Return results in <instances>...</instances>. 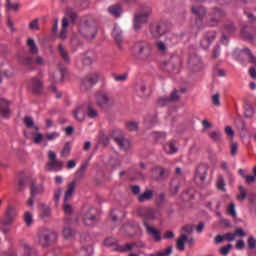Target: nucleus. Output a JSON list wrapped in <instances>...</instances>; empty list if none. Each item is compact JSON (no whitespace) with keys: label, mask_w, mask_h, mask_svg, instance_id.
<instances>
[{"label":"nucleus","mask_w":256,"mask_h":256,"mask_svg":"<svg viewBox=\"0 0 256 256\" xmlns=\"http://www.w3.org/2000/svg\"><path fill=\"white\" fill-rule=\"evenodd\" d=\"M136 92L139 97H145V91H147V88L145 87V84L140 83L136 86Z\"/></svg>","instance_id":"nucleus-45"},{"label":"nucleus","mask_w":256,"mask_h":256,"mask_svg":"<svg viewBox=\"0 0 256 256\" xmlns=\"http://www.w3.org/2000/svg\"><path fill=\"white\" fill-rule=\"evenodd\" d=\"M237 199H247V190L243 186L239 187V195Z\"/></svg>","instance_id":"nucleus-60"},{"label":"nucleus","mask_w":256,"mask_h":256,"mask_svg":"<svg viewBox=\"0 0 256 256\" xmlns=\"http://www.w3.org/2000/svg\"><path fill=\"white\" fill-rule=\"evenodd\" d=\"M110 15H113L116 18L121 17V6L120 5H112L108 8Z\"/></svg>","instance_id":"nucleus-36"},{"label":"nucleus","mask_w":256,"mask_h":256,"mask_svg":"<svg viewBox=\"0 0 256 256\" xmlns=\"http://www.w3.org/2000/svg\"><path fill=\"white\" fill-rule=\"evenodd\" d=\"M215 39H217V33L215 31L206 32L200 41V47H202V49H209Z\"/></svg>","instance_id":"nucleus-16"},{"label":"nucleus","mask_w":256,"mask_h":256,"mask_svg":"<svg viewBox=\"0 0 256 256\" xmlns=\"http://www.w3.org/2000/svg\"><path fill=\"white\" fill-rule=\"evenodd\" d=\"M66 15L69 17V19H71V21H73V23H75V21H77V14L75 12H73V9L68 8Z\"/></svg>","instance_id":"nucleus-59"},{"label":"nucleus","mask_w":256,"mask_h":256,"mask_svg":"<svg viewBox=\"0 0 256 256\" xmlns=\"http://www.w3.org/2000/svg\"><path fill=\"white\" fill-rule=\"evenodd\" d=\"M24 123H25L26 127H28L29 129H31V127H34V129H37V127H35V122L29 116H26L24 118Z\"/></svg>","instance_id":"nucleus-56"},{"label":"nucleus","mask_w":256,"mask_h":256,"mask_svg":"<svg viewBox=\"0 0 256 256\" xmlns=\"http://www.w3.org/2000/svg\"><path fill=\"white\" fill-rule=\"evenodd\" d=\"M132 54L140 61H149L153 57V45L145 40H138L131 48Z\"/></svg>","instance_id":"nucleus-3"},{"label":"nucleus","mask_w":256,"mask_h":256,"mask_svg":"<svg viewBox=\"0 0 256 256\" xmlns=\"http://www.w3.org/2000/svg\"><path fill=\"white\" fill-rule=\"evenodd\" d=\"M28 87L33 93H41L43 81L39 77H33L28 81Z\"/></svg>","instance_id":"nucleus-17"},{"label":"nucleus","mask_w":256,"mask_h":256,"mask_svg":"<svg viewBox=\"0 0 256 256\" xmlns=\"http://www.w3.org/2000/svg\"><path fill=\"white\" fill-rule=\"evenodd\" d=\"M153 195H155V193L153 192V190L146 188L143 193H141L138 196V202L139 203H147V201H151V199H153Z\"/></svg>","instance_id":"nucleus-24"},{"label":"nucleus","mask_w":256,"mask_h":256,"mask_svg":"<svg viewBox=\"0 0 256 256\" xmlns=\"http://www.w3.org/2000/svg\"><path fill=\"white\" fill-rule=\"evenodd\" d=\"M227 213L230 217H237V211L235 210V203L231 202L227 207Z\"/></svg>","instance_id":"nucleus-49"},{"label":"nucleus","mask_w":256,"mask_h":256,"mask_svg":"<svg viewBox=\"0 0 256 256\" xmlns=\"http://www.w3.org/2000/svg\"><path fill=\"white\" fill-rule=\"evenodd\" d=\"M45 139L48 141H55V139H59L58 132H51L45 135Z\"/></svg>","instance_id":"nucleus-57"},{"label":"nucleus","mask_w":256,"mask_h":256,"mask_svg":"<svg viewBox=\"0 0 256 256\" xmlns=\"http://www.w3.org/2000/svg\"><path fill=\"white\" fill-rule=\"evenodd\" d=\"M92 253H93V247L88 246L80 249L76 256H90Z\"/></svg>","instance_id":"nucleus-40"},{"label":"nucleus","mask_w":256,"mask_h":256,"mask_svg":"<svg viewBox=\"0 0 256 256\" xmlns=\"http://www.w3.org/2000/svg\"><path fill=\"white\" fill-rule=\"evenodd\" d=\"M150 33L154 39H159L167 33V26L165 23H154L150 26Z\"/></svg>","instance_id":"nucleus-13"},{"label":"nucleus","mask_w":256,"mask_h":256,"mask_svg":"<svg viewBox=\"0 0 256 256\" xmlns=\"http://www.w3.org/2000/svg\"><path fill=\"white\" fill-rule=\"evenodd\" d=\"M151 13H153V8H151V6H146L134 15L133 25L135 31H139V29H141L149 21Z\"/></svg>","instance_id":"nucleus-7"},{"label":"nucleus","mask_w":256,"mask_h":256,"mask_svg":"<svg viewBox=\"0 0 256 256\" xmlns=\"http://www.w3.org/2000/svg\"><path fill=\"white\" fill-rule=\"evenodd\" d=\"M170 191L172 195H177V193L179 192V180H172L170 184Z\"/></svg>","instance_id":"nucleus-43"},{"label":"nucleus","mask_w":256,"mask_h":256,"mask_svg":"<svg viewBox=\"0 0 256 256\" xmlns=\"http://www.w3.org/2000/svg\"><path fill=\"white\" fill-rule=\"evenodd\" d=\"M65 75H67V68L60 65L58 70L50 75L49 81L50 83H61L65 79Z\"/></svg>","instance_id":"nucleus-15"},{"label":"nucleus","mask_w":256,"mask_h":256,"mask_svg":"<svg viewBox=\"0 0 256 256\" xmlns=\"http://www.w3.org/2000/svg\"><path fill=\"white\" fill-rule=\"evenodd\" d=\"M86 117H89V119H97V117H99V111L93 106H88L86 109Z\"/></svg>","instance_id":"nucleus-34"},{"label":"nucleus","mask_w":256,"mask_h":256,"mask_svg":"<svg viewBox=\"0 0 256 256\" xmlns=\"http://www.w3.org/2000/svg\"><path fill=\"white\" fill-rule=\"evenodd\" d=\"M41 219H49L51 217V208L44 207L40 212Z\"/></svg>","instance_id":"nucleus-47"},{"label":"nucleus","mask_w":256,"mask_h":256,"mask_svg":"<svg viewBox=\"0 0 256 256\" xmlns=\"http://www.w3.org/2000/svg\"><path fill=\"white\" fill-rule=\"evenodd\" d=\"M165 42L168 47H173V45H177V43H179V37L175 36L174 34L168 33L166 35Z\"/></svg>","instance_id":"nucleus-31"},{"label":"nucleus","mask_w":256,"mask_h":256,"mask_svg":"<svg viewBox=\"0 0 256 256\" xmlns=\"http://www.w3.org/2000/svg\"><path fill=\"white\" fill-rule=\"evenodd\" d=\"M26 45L30 55H18V62L20 65H23V67H27L28 69H31L33 64L43 67V65H45V59L41 56H37L36 58L33 57V55H37V53H39V47L37 46L35 40L33 38H29Z\"/></svg>","instance_id":"nucleus-2"},{"label":"nucleus","mask_w":256,"mask_h":256,"mask_svg":"<svg viewBox=\"0 0 256 256\" xmlns=\"http://www.w3.org/2000/svg\"><path fill=\"white\" fill-rule=\"evenodd\" d=\"M155 47H156L157 51H159L160 53H167V49H168L169 45H167V42L158 40L155 43Z\"/></svg>","instance_id":"nucleus-37"},{"label":"nucleus","mask_w":256,"mask_h":256,"mask_svg":"<svg viewBox=\"0 0 256 256\" xmlns=\"http://www.w3.org/2000/svg\"><path fill=\"white\" fill-rule=\"evenodd\" d=\"M73 115L77 121H85V117H87V107H85V105H78L74 109Z\"/></svg>","instance_id":"nucleus-19"},{"label":"nucleus","mask_w":256,"mask_h":256,"mask_svg":"<svg viewBox=\"0 0 256 256\" xmlns=\"http://www.w3.org/2000/svg\"><path fill=\"white\" fill-rule=\"evenodd\" d=\"M15 217H17V210L13 206H9L6 212V219L4 220L5 225H11L13 221L15 220Z\"/></svg>","instance_id":"nucleus-22"},{"label":"nucleus","mask_w":256,"mask_h":256,"mask_svg":"<svg viewBox=\"0 0 256 256\" xmlns=\"http://www.w3.org/2000/svg\"><path fill=\"white\" fill-rule=\"evenodd\" d=\"M63 211H64L65 215H72L73 214V206L71 204H69L68 201L64 200Z\"/></svg>","instance_id":"nucleus-46"},{"label":"nucleus","mask_w":256,"mask_h":256,"mask_svg":"<svg viewBox=\"0 0 256 256\" xmlns=\"http://www.w3.org/2000/svg\"><path fill=\"white\" fill-rule=\"evenodd\" d=\"M126 127H127L128 131H137L138 124H137V122L131 121V122H127Z\"/></svg>","instance_id":"nucleus-61"},{"label":"nucleus","mask_w":256,"mask_h":256,"mask_svg":"<svg viewBox=\"0 0 256 256\" xmlns=\"http://www.w3.org/2000/svg\"><path fill=\"white\" fill-rule=\"evenodd\" d=\"M10 103L5 98L0 99V116H2L4 119H9L11 117V109Z\"/></svg>","instance_id":"nucleus-18"},{"label":"nucleus","mask_w":256,"mask_h":256,"mask_svg":"<svg viewBox=\"0 0 256 256\" xmlns=\"http://www.w3.org/2000/svg\"><path fill=\"white\" fill-rule=\"evenodd\" d=\"M224 29L227 33H235V26L233 25V23H228L224 26Z\"/></svg>","instance_id":"nucleus-64"},{"label":"nucleus","mask_w":256,"mask_h":256,"mask_svg":"<svg viewBox=\"0 0 256 256\" xmlns=\"http://www.w3.org/2000/svg\"><path fill=\"white\" fill-rule=\"evenodd\" d=\"M48 159L47 167L50 171H63V162L57 160V154L54 151H48Z\"/></svg>","instance_id":"nucleus-10"},{"label":"nucleus","mask_w":256,"mask_h":256,"mask_svg":"<svg viewBox=\"0 0 256 256\" xmlns=\"http://www.w3.org/2000/svg\"><path fill=\"white\" fill-rule=\"evenodd\" d=\"M76 185H77V180H73L71 183L68 184L67 190L64 195L65 201H71V197H73V193H75Z\"/></svg>","instance_id":"nucleus-26"},{"label":"nucleus","mask_w":256,"mask_h":256,"mask_svg":"<svg viewBox=\"0 0 256 256\" xmlns=\"http://www.w3.org/2000/svg\"><path fill=\"white\" fill-rule=\"evenodd\" d=\"M247 243H248V249L253 251V249H255V247H256V239H255V237L249 236L248 239H247Z\"/></svg>","instance_id":"nucleus-54"},{"label":"nucleus","mask_w":256,"mask_h":256,"mask_svg":"<svg viewBox=\"0 0 256 256\" xmlns=\"http://www.w3.org/2000/svg\"><path fill=\"white\" fill-rule=\"evenodd\" d=\"M104 245L112 249V251H116L117 253H131L137 244L135 242L119 244V241L113 237L106 238L104 240Z\"/></svg>","instance_id":"nucleus-5"},{"label":"nucleus","mask_w":256,"mask_h":256,"mask_svg":"<svg viewBox=\"0 0 256 256\" xmlns=\"http://www.w3.org/2000/svg\"><path fill=\"white\" fill-rule=\"evenodd\" d=\"M144 227L146 229L147 235H149V237H151V239H153L155 243H161V241H163L161 231L157 229L155 226H151L149 225V223L145 222Z\"/></svg>","instance_id":"nucleus-14"},{"label":"nucleus","mask_w":256,"mask_h":256,"mask_svg":"<svg viewBox=\"0 0 256 256\" xmlns=\"http://www.w3.org/2000/svg\"><path fill=\"white\" fill-rule=\"evenodd\" d=\"M185 243H187V235L182 234L176 241V247L179 251H185Z\"/></svg>","instance_id":"nucleus-35"},{"label":"nucleus","mask_w":256,"mask_h":256,"mask_svg":"<svg viewBox=\"0 0 256 256\" xmlns=\"http://www.w3.org/2000/svg\"><path fill=\"white\" fill-rule=\"evenodd\" d=\"M38 245L41 247H51L57 243V233L49 228H42L37 232Z\"/></svg>","instance_id":"nucleus-4"},{"label":"nucleus","mask_w":256,"mask_h":256,"mask_svg":"<svg viewBox=\"0 0 256 256\" xmlns=\"http://www.w3.org/2000/svg\"><path fill=\"white\" fill-rule=\"evenodd\" d=\"M217 188L219 191L225 192V180L223 179V176H219L218 181H217Z\"/></svg>","instance_id":"nucleus-55"},{"label":"nucleus","mask_w":256,"mask_h":256,"mask_svg":"<svg viewBox=\"0 0 256 256\" xmlns=\"http://www.w3.org/2000/svg\"><path fill=\"white\" fill-rule=\"evenodd\" d=\"M128 78H129V74L127 73H124L122 75L113 74V79L117 83H123L124 81H127Z\"/></svg>","instance_id":"nucleus-44"},{"label":"nucleus","mask_w":256,"mask_h":256,"mask_svg":"<svg viewBox=\"0 0 256 256\" xmlns=\"http://www.w3.org/2000/svg\"><path fill=\"white\" fill-rule=\"evenodd\" d=\"M255 115V110L253 109V106L249 104V102H246L244 104V117L247 119H251Z\"/></svg>","instance_id":"nucleus-32"},{"label":"nucleus","mask_w":256,"mask_h":256,"mask_svg":"<svg viewBox=\"0 0 256 256\" xmlns=\"http://www.w3.org/2000/svg\"><path fill=\"white\" fill-rule=\"evenodd\" d=\"M24 222L29 227L33 225V215L30 212H25L24 214Z\"/></svg>","instance_id":"nucleus-51"},{"label":"nucleus","mask_w":256,"mask_h":256,"mask_svg":"<svg viewBox=\"0 0 256 256\" xmlns=\"http://www.w3.org/2000/svg\"><path fill=\"white\" fill-rule=\"evenodd\" d=\"M239 149V144L237 142H232L230 146V155L235 157L237 155V151Z\"/></svg>","instance_id":"nucleus-53"},{"label":"nucleus","mask_w":256,"mask_h":256,"mask_svg":"<svg viewBox=\"0 0 256 256\" xmlns=\"http://www.w3.org/2000/svg\"><path fill=\"white\" fill-rule=\"evenodd\" d=\"M221 55V46L216 45L212 50V58L218 59V57Z\"/></svg>","instance_id":"nucleus-58"},{"label":"nucleus","mask_w":256,"mask_h":256,"mask_svg":"<svg viewBox=\"0 0 256 256\" xmlns=\"http://www.w3.org/2000/svg\"><path fill=\"white\" fill-rule=\"evenodd\" d=\"M69 153H71V144L67 142L61 151V157H68Z\"/></svg>","instance_id":"nucleus-52"},{"label":"nucleus","mask_w":256,"mask_h":256,"mask_svg":"<svg viewBox=\"0 0 256 256\" xmlns=\"http://www.w3.org/2000/svg\"><path fill=\"white\" fill-rule=\"evenodd\" d=\"M152 175L156 181H165V179L168 177L167 171H165L163 168H154L152 170Z\"/></svg>","instance_id":"nucleus-25"},{"label":"nucleus","mask_w":256,"mask_h":256,"mask_svg":"<svg viewBox=\"0 0 256 256\" xmlns=\"http://www.w3.org/2000/svg\"><path fill=\"white\" fill-rule=\"evenodd\" d=\"M85 171H87V165L83 164L76 172V177H83L85 175Z\"/></svg>","instance_id":"nucleus-62"},{"label":"nucleus","mask_w":256,"mask_h":256,"mask_svg":"<svg viewBox=\"0 0 256 256\" xmlns=\"http://www.w3.org/2000/svg\"><path fill=\"white\" fill-rule=\"evenodd\" d=\"M22 248L24 250L25 256H37V250L31 248V246H29L28 244H23Z\"/></svg>","instance_id":"nucleus-38"},{"label":"nucleus","mask_w":256,"mask_h":256,"mask_svg":"<svg viewBox=\"0 0 256 256\" xmlns=\"http://www.w3.org/2000/svg\"><path fill=\"white\" fill-rule=\"evenodd\" d=\"M240 55L242 57H247L249 63H252V65H256V58L255 56H253V54L251 53V50H249V48H244L241 50Z\"/></svg>","instance_id":"nucleus-30"},{"label":"nucleus","mask_w":256,"mask_h":256,"mask_svg":"<svg viewBox=\"0 0 256 256\" xmlns=\"http://www.w3.org/2000/svg\"><path fill=\"white\" fill-rule=\"evenodd\" d=\"M30 193L32 197H37V195L43 193V186L42 185H36L35 182H32L30 187Z\"/></svg>","instance_id":"nucleus-33"},{"label":"nucleus","mask_w":256,"mask_h":256,"mask_svg":"<svg viewBox=\"0 0 256 256\" xmlns=\"http://www.w3.org/2000/svg\"><path fill=\"white\" fill-rule=\"evenodd\" d=\"M179 101V93L177 90H174L170 97L160 98L158 100V105L160 107H165V105H169V103Z\"/></svg>","instance_id":"nucleus-20"},{"label":"nucleus","mask_w":256,"mask_h":256,"mask_svg":"<svg viewBox=\"0 0 256 256\" xmlns=\"http://www.w3.org/2000/svg\"><path fill=\"white\" fill-rule=\"evenodd\" d=\"M79 33L84 39H95V35H97V26L95 24L81 23Z\"/></svg>","instance_id":"nucleus-9"},{"label":"nucleus","mask_w":256,"mask_h":256,"mask_svg":"<svg viewBox=\"0 0 256 256\" xmlns=\"http://www.w3.org/2000/svg\"><path fill=\"white\" fill-rule=\"evenodd\" d=\"M192 14L196 16L195 24L193 26V32L201 31L205 29L206 25L208 27H216L219 24L221 19L225 17V10L221 8H213L210 14L209 20L205 23L203 17L207 15V9L201 5H194L191 7Z\"/></svg>","instance_id":"nucleus-1"},{"label":"nucleus","mask_w":256,"mask_h":256,"mask_svg":"<svg viewBox=\"0 0 256 256\" xmlns=\"http://www.w3.org/2000/svg\"><path fill=\"white\" fill-rule=\"evenodd\" d=\"M188 63L192 67H197V65H201V58L197 54H194L189 58Z\"/></svg>","instance_id":"nucleus-41"},{"label":"nucleus","mask_w":256,"mask_h":256,"mask_svg":"<svg viewBox=\"0 0 256 256\" xmlns=\"http://www.w3.org/2000/svg\"><path fill=\"white\" fill-rule=\"evenodd\" d=\"M63 235L65 239H73V237H75V230L71 227H65L63 229Z\"/></svg>","instance_id":"nucleus-42"},{"label":"nucleus","mask_w":256,"mask_h":256,"mask_svg":"<svg viewBox=\"0 0 256 256\" xmlns=\"http://www.w3.org/2000/svg\"><path fill=\"white\" fill-rule=\"evenodd\" d=\"M98 81H99V73L97 72L89 73L82 79L81 89H84V91H89V89H91L93 85H97Z\"/></svg>","instance_id":"nucleus-11"},{"label":"nucleus","mask_w":256,"mask_h":256,"mask_svg":"<svg viewBox=\"0 0 256 256\" xmlns=\"http://www.w3.org/2000/svg\"><path fill=\"white\" fill-rule=\"evenodd\" d=\"M96 105L102 109H107V107L113 105V100L109 93L100 91L96 94Z\"/></svg>","instance_id":"nucleus-12"},{"label":"nucleus","mask_w":256,"mask_h":256,"mask_svg":"<svg viewBox=\"0 0 256 256\" xmlns=\"http://www.w3.org/2000/svg\"><path fill=\"white\" fill-rule=\"evenodd\" d=\"M209 137L212 139V141H221V131H212L209 133Z\"/></svg>","instance_id":"nucleus-48"},{"label":"nucleus","mask_w":256,"mask_h":256,"mask_svg":"<svg viewBox=\"0 0 256 256\" xmlns=\"http://www.w3.org/2000/svg\"><path fill=\"white\" fill-rule=\"evenodd\" d=\"M231 249H233V244H228L227 246H222L220 249H219V253L220 255H229V251H231Z\"/></svg>","instance_id":"nucleus-50"},{"label":"nucleus","mask_w":256,"mask_h":256,"mask_svg":"<svg viewBox=\"0 0 256 256\" xmlns=\"http://www.w3.org/2000/svg\"><path fill=\"white\" fill-rule=\"evenodd\" d=\"M33 141H34V143H36V145H39V143H41V141H44L43 134H41L39 132L35 133Z\"/></svg>","instance_id":"nucleus-63"},{"label":"nucleus","mask_w":256,"mask_h":256,"mask_svg":"<svg viewBox=\"0 0 256 256\" xmlns=\"http://www.w3.org/2000/svg\"><path fill=\"white\" fill-rule=\"evenodd\" d=\"M205 179H207V166H200L196 170L195 182L205 183Z\"/></svg>","instance_id":"nucleus-21"},{"label":"nucleus","mask_w":256,"mask_h":256,"mask_svg":"<svg viewBox=\"0 0 256 256\" xmlns=\"http://www.w3.org/2000/svg\"><path fill=\"white\" fill-rule=\"evenodd\" d=\"M58 53L64 63H71V56H69V52L64 48L63 44L58 45Z\"/></svg>","instance_id":"nucleus-27"},{"label":"nucleus","mask_w":256,"mask_h":256,"mask_svg":"<svg viewBox=\"0 0 256 256\" xmlns=\"http://www.w3.org/2000/svg\"><path fill=\"white\" fill-rule=\"evenodd\" d=\"M99 210L95 207H89L84 210L82 213V223L86 227H94L97 225V221H99Z\"/></svg>","instance_id":"nucleus-8"},{"label":"nucleus","mask_w":256,"mask_h":256,"mask_svg":"<svg viewBox=\"0 0 256 256\" xmlns=\"http://www.w3.org/2000/svg\"><path fill=\"white\" fill-rule=\"evenodd\" d=\"M112 36L115 39L118 47H121V43H123V34L119 26L117 25L114 26Z\"/></svg>","instance_id":"nucleus-28"},{"label":"nucleus","mask_w":256,"mask_h":256,"mask_svg":"<svg viewBox=\"0 0 256 256\" xmlns=\"http://www.w3.org/2000/svg\"><path fill=\"white\" fill-rule=\"evenodd\" d=\"M114 141L118 145L119 149H121L122 151H127V149L131 145V142L129 141V139L123 136L114 137Z\"/></svg>","instance_id":"nucleus-23"},{"label":"nucleus","mask_w":256,"mask_h":256,"mask_svg":"<svg viewBox=\"0 0 256 256\" xmlns=\"http://www.w3.org/2000/svg\"><path fill=\"white\" fill-rule=\"evenodd\" d=\"M173 253V247L169 246L167 247L163 252H160L156 255H150V256H169ZM128 256H139V254H129Z\"/></svg>","instance_id":"nucleus-39"},{"label":"nucleus","mask_w":256,"mask_h":256,"mask_svg":"<svg viewBox=\"0 0 256 256\" xmlns=\"http://www.w3.org/2000/svg\"><path fill=\"white\" fill-rule=\"evenodd\" d=\"M139 217L142 219V223L145 226V223L149 221H157L161 217V209L151 208V207H140L137 209Z\"/></svg>","instance_id":"nucleus-6"},{"label":"nucleus","mask_w":256,"mask_h":256,"mask_svg":"<svg viewBox=\"0 0 256 256\" xmlns=\"http://www.w3.org/2000/svg\"><path fill=\"white\" fill-rule=\"evenodd\" d=\"M177 141L172 140L170 143L164 145V151L168 153L169 155H173L174 153H177Z\"/></svg>","instance_id":"nucleus-29"}]
</instances>
